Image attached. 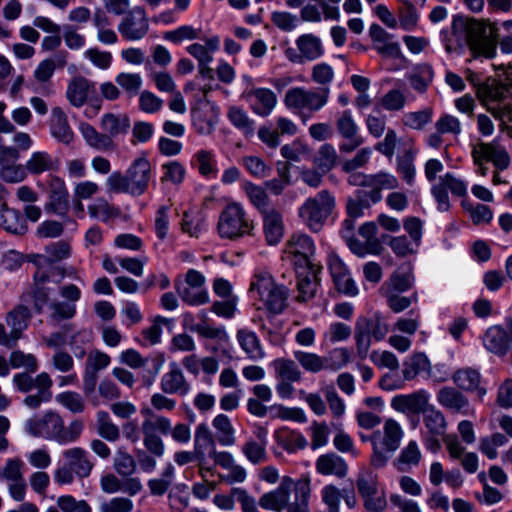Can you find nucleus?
Wrapping results in <instances>:
<instances>
[{
    "instance_id": "nucleus-1",
    "label": "nucleus",
    "mask_w": 512,
    "mask_h": 512,
    "mask_svg": "<svg viewBox=\"0 0 512 512\" xmlns=\"http://www.w3.org/2000/svg\"><path fill=\"white\" fill-rule=\"evenodd\" d=\"M28 260L36 266L31 288L34 309L41 313L47 307L48 323L52 326H59L62 322L72 319L77 312L76 303L81 299V289L72 283L64 284L58 290L62 300L51 301L53 289L47 284L56 272L64 277L66 274L72 276L75 270L70 269L66 272L63 267L53 266L46 253L30 254Z\"/></svg>"
},
{
    "instance_id": "nucleus-2",
    "label": "nucleus",
    "mask_w": 512,
    "mask_h": 512,
    "mask_svg": "<svg viewBox=\"0 0 512 512\" xmlns=\"http://www.w3.org/2000/svg\"><path fill=\"white\" fill-rule=\"evenodd\" d=\"M452 38L442 32V41L447 53L462 54L466 42L476 60H491L497 54L498 38L492 23L463 16H454L451 23Z\"/></svg>"
},
{
    "instance_id": "nucleus-3",
    "label": "nucleus",
    "mask_w": 512,
    "mask_h": 512,
    "mask_svg": "<svg viewBox=\"0 0 512 512\" xmlns=\"http://www.w3.org/2000/svg\"><path fill=\"white\" fill-rule=\"evenodd\" d=\"M24 429L33 437L64 445L74 443L81 437L84 423L80 419H75L66 427L64 419L57 411L47 410L43 414H36L27 419Z\"/></svg>"
},
{
    "instance_id": "nucleus-4",
    "label": "nucleus",
    "mask_w": 512,
    "mask_h": 512,
    "mask_svg": "<svg viewBox=\"0 0 512 512\" xmlns=\"http://www.w3.org/2000/svg\"><path fill=\"white\" fill-rule=\"evenodd\" d=\"M249 295L258 301V309H265L270 314H280L287 307L288 289L276 283L273 276L265 269H256L251 277Z\"/></svg>"
},
{
    "instance_id": "nucleus-5",
    "label": "nucleus",
    "mask_w": 512,
    "mask_h": 512,
    "mask_svg": "<svg viewBox=\"0 0 512 512\" xmlns=\"http://www.w3.org/2000/svg\"><path fill=\"white\" fill-rule=\"evenodd\" d=\"M152 179V170L149 160L138 157L129 165L125 174L120 171L111 173L105 182L108 193H126L131 196L143 195Z\"/></svg>"
},
{
    "instance_id": "nucleus-6",
    "label": "nucleus",
    "mask_w": 512,
    "mask_h": 512,
    "mask_svg": "<svg viewBox=\"0 0 512 512\" xmlns=\"http://www.w3.org/2000/svg\"><path fill=\"white\" fill-rule=\"evenodd\" d=\"M404 430L393 418L385 419L382 429L374 431L369 438L372 445L370 464L374 468H383L392 455L399 449Z\"/></svg>"
},
{
    "instance_id": "nucleus-7",
    "label": "nucleus",
    "mask_w": 512,
    "mask_h": 512,
    "mask_svg": "<svg viewBox=\"0 0 512 512\" xmlns=\"http://www.w3.org/2000/svg\"><path fill=\"white\" fill-rule=\"evenodd\" d=\"M334 208V196L328 190H321L304 201L298 209V216L312 232H318Z\"/></svg>"
},
{
    "instance_id": "nucleus-8",
    "label": "nucleus",
    "mask_w": 512,
    "mask_h": 512,
    "mask_svg": "<svg viewBox=\"0 0 512 512\" xmlns=\"http://www.w3.org/2000/svg\"><path fill=\"white\" fill-rule=\"evenodd\" d=\"M253 228V222L239 203H229L219 215L217 230L223 239L237 240L250 235Z\"/></svg>"
},
{
    "instance_id": "nucleus-9",
    "label": "nucleus",
    "mask_w": 512,
    "mask_h": 512,
    "mask_svg": "<svg viewBox=\"0 0 512 512\" xmlns=\"http://www.w3.org/2000/svg\"><path fill=\"white\" fill-rule=\"evenodd\" d=\"M141 414L144 416L141 425L143 444L152 455L162 457L165 452V445L157 433H165L168 430L169 418L155 414L149 407L142 408Z\"/></svg>"
},
{
    "instance_id": "nucleus-10",
    "label": "nucleus",
    "mask_w": 512,
    "mask_h": 512,
    "mask_svg": "<svg viewBox=\"0 0 512 512\" xmlns=\"http://www.w3.org/2000/svg\"><path fill=\"white\" fill-rule=\"evenodd\" d=\"M206 278L198 270L189 269L184 278L175 279V290L183 302L199 306L209 302V294L205 287Z\"/></svg>"
},
{
    "instance_id": "nucleus-11",
    "label": "nucleus",
    "mask_w": 512,
    "mask_h": 512,
    "mask_svg": "<svg viewBox=\"0 0 512 512\" xmlns=\"http://www.w3.org/2000/svg\"><path fill=\"white\" fill-rule=\"evenodd\" d=\"M467 79L478 86V97L484 105L488 101L500 102L506 97L507 87L512 86V66H497V79H488L487 82L480 84L470 70L467 71Z\"/></svg>"
},
{
    "instance_id": "nucleus-12",
    "label": "nucleus",
    "mask_w": 512,
    "mask_h": 512,
    "mask_svg": "<svg viewBox=\"0 0 512 512\" xmlns=\"http://www.w3.org/2000/svg\"><path fill=\"white\" fill-rule=\"evenodd\" d=\"M285 253L295 269L320 267L315 262V245L304 233H294L286 242Z\"/></svg>"
},
{
    "instance_id": "nucleus-13",
    "label": "nucleus",
    "mask_w": 512,
    "mask_h": 512,
    "mask_svg": "<svg viewBox=\"0 0 512 512\" xmlns=\"http://www.w3.org/2000/svg\"><path fill=\"white\" fill-rule=\"evenodd\" d=\"M328 98V88H324L320 93L303 88H293L287 91L284 101L290 109L308 110L313 113L323 108L327 104Z\"/></svg>"
},
{
    "instance_id": "nucleus-14",
    "label": "nucleus",
    "mask_w": 512,
    "mask_h": 512,
    "mask_svg": "<svg viewBox=\"0 0 512 512\" xmlns=\"http://www.w3.org/2000/svg\"><path fill=\"white\" fill-rule=\"evenodd\" d=\"M25 463L18 457L9 458L0 469V479L7 482L10 497L22 502L26 497L27 485L24 478Z\"/></svg>"
},
{
    "instance_id": "nucleus-15",
    "label": "nucleus",
    "mask_w": 512,
    "mask_h": 512,
    "mask_svg": "<svg viewBox=\"0 0 512 512\" xmlns=\"http://www.w3.org/2000/svg\"><path fill=\"white\" fill-rule=\"evenodd\" d=\"M335 126L340 137L346 140L339 145L341 153H351L364 143V138L359 133L360 128L351 110L340 112L337 115Z\"/></svg>"
},
{
    "instance_id": "nucleus-16",
    "label": "nucleus",
    "mask_w": 512,
    "mask_h": 512,
    "mask_svg": "<svg viewBox=\"0 0 512 512\" xmlns=\"http://www.w3.org/2000/svg\"><path fill=\"white\" fill-rule=\"evenodd\" d=\"M472 157L475 165L479 167L478 172L486 176L487 167L483 165L484 161H491L498 169L504 170L509 165V156L506 150L495 142H480L473 147Z\"/></svg>"
},
{
    "instance_id": "nucleus-17",
    "label": "nucleus",
    "mask_w": 512,
    "mask_h": 512,
    "mask_svg": "<svg viewBox=\"0 0 512 512\" xmlns=\"http://www.w3.org/2000/svg\"><path fill=\"white\" fill-rule=\"evenodd\" d=\"M119 32L127 40H139L146 35L149 29L148 19L142 8L131 10L119 24Z\"/></svg>"
},
{
    "instance_id": "nucleus-18",
    "label": "nucleus",
    "mask_w": 512,
    "mask_h": 512,
    "mask_svg": "<svg viewBox=\"0 0 512 512\" xmlns=\"http://www.w3.org/2000/svg\"><path fill=\"white\" fill-rule=\"evenodd\" d=\"M328 265L336 289L348 296L357 295L358 288L340 257L335 254H331L329 256Z\"/></svg>"
},
{
    "instance_id": "nucleus-19",
    "label": "nucleus",
    "mask_w": 512,
    "mask_h": 512,
    "mask_svg": "<svg viewBox=\"0 0 512 512\" xmlns=\"http://www.w3.org/2000/svg\"><path fill=\"white\" fill-rule=\"evenodd\" d=\"M429 406V395L425 390H419L410 394L397 395L391 400V407L401 413H423Z\"/></svg>"
},
{
    "instance_id": "nucleus-20",
    "label": "nucleus",
    "mask_w": 512,
    "mask_h": 512,
    "mask_svg": "<svg viewBox=\"0 0 512 512\" xmlns=\"http://www.w3.org/2000/svg\"><path fill=\"white\" fill-rule=\"evenodd\" d=\"M436 398L442 407L454 413H461L463 415H473L475 413V410L471 408L468 398L455 388H441Z\"/></svg>"
},
{
    "instance_id": "nucleus-21",
    "label": "nucleus",
    "mask_w": 512,
    "mask_h": 512,
    "mask_svg": "<svg viewBox=\"0 0 512 512\" xmlns=\"http://www.w3.org/2000/svg\"><path fill=\"white\" fill-rule=\"evenodd\" d=\"M295 483L289 477H284L275 490L261 496L259 504L262 508L280 512L286 508L289 501V494Z\"/></svg>"
},
{
    "instance_id": "nucleus-22",
    "label": "nucleus",
    "mask_w": 512,
    "mask_h": 512,
    "mask_svg": "<svg viewBox=\"0 0 512 512\" xmlns=\"http://www.w3.org/2000/svg\"><path fill=\"white\" fill-rule=\"evenodd\" d=\"M512 343V331L504 329L502 326L495 325L487 329L483 336L485 348L496 355H504L509 350Z\"/></svg>"
},
{
    "instance_id": "nucleus-23",
    "label": "nucleus",
    "mask_w": 512,
    "mask_h": 512,
    "mask_svg": "<svg viewBox=\"0 0 512 512\" xmlns=\"http://www.w3.org/2000/svg\"><path fill=\"white\" fill-rule=\"evenodd\" d=\"M51 136L58 142L69 145L74 140V132L69 125L68 117L60 107H54L49 119Z\"/></svg>"
},
{
    "instance_id": "nucleus-24",
    "label": "nucleus",
    "mask_w": 512,
    "mask_h": 512,
    "mask_svg": "<svg viewBox=\"0 0 512 512\" xmlns=\"http://www.w3.org/2000/svg\"><path fill=\"white\" fill-rule=\"evenodd\" d=\"M319 270L320 267L295 269L298 291L296 299L298 301L306 302L315 296L318 286L317 273Z\"/></svg>"
},
{
    "instance_id": "nucleus-25",
    "label": "nucleus",
    "mask_w": 512,
    "mask_h": 512,
    "mask_svg": "<svg viewBox=\"0 0 512 512\" xmlns=\"http://www.w3.org/2000/svg\"><path fill=\"white\" fill-rule=\"evenodd\" d=\"M160 387L166 394L185 395L190 391V384L177 363L170 364L169 371L161 377Z\"/></svg>"
},
{
    "instance_id": "nucleus-26",
    "label": "nucleus",
    "mask_w": 512,
    "mask_h": 512,
    "mask_svg": "<svg viewBox=\"0 0 512 512\" xmlns=\"http://www.w3.org/2000/svg\"><path fill=\"white\" fill-rule=\"evenodd\" d=\"M63 458L80 478L88 477L94 468V463L91 461L88 452L81 447L66 449L63 452Z\"/></svg>"
},
{
    "instance_id": "nucleus-27",
    "label": "nucleus",
    "mask_w": 512,
    "mask_h": 512,
    "mask_svg": "<svg viewBox=\"0 0 512 512\" xmlns=\"http://www.w3.org/2000/svg\"><path fill=\"white\" fill-rule=\"evenodd\" d=\"M316 471L324 476L344 478L348 473L346 461L334 452L320 455L315 462Z\"/></svg>"
},
{
    "instance_id": "nucleus-28",
    "label": "nucleus",
    "mask_w": 512,
    "mask_h": 512,
    "mask_svg": "<svg viewBox=\"0 0 512 512\" xmlns=\"http://www.w3.org/2000/svg\"><path fill=\"white\" fill-rule=\"evenodd\" d=\"M263 215V232L266 239V242L269 245L278 244L284 235V223L282 214L271 208L269 210H265L262 213Z\"/></svg>"
},
{
    "instance_id": "nucleus-29",
    "label": "nucleus",
    "mask_w": 512,
    "mask_h": 512,
    "mask_svg": "<svg viewBox=\"0 0 512 512\" xmlns=\"http://www.w3.org/2000/svg\"><path fill=\"white\" fill-rule=\"evenodd\" d=\"M59 160L46 151L33 152L26 161L25 168L32 175L57 171Z\"/></svg>"
},
{
    "instance_id": "nucleus-30",
    "label": "nucleus",
    "mask_w": 512,
    "mask_h": 512,
    "mask_svg": "<svg viewBox=\"0 0 512 512\" xmlns=\"http://www.w3.org/2000/svg\"><path fill=\"white\" fill-rule=\"evenodd\" d=\"M31 313L28 307L18 305L7 313L6 323L12 331L14 339H21L23 331L27 329Z\"/></svg>"
},
{
    "instance_id": "nucleus-31",
    "label": "nucleus",
    "mask_w": 512,
    "mask_h": 512,
    "mask_svg": "<svg viewBox=\"0 0 512 512\" xmlns=\"http://www.w3.org/2000/svg\"><path fill=\"white\" fill-rule=\"evenodd\" d=\"M0 227L16 235H22L27 231L26 220L21 213L6 206L0 210Z\"/></svg>"
},
{
    "instance_id": "nucleus-32",
    "label": "nucleus",
    "mask_w": 512,
    "mask_h": 512,
    "mask_svg": "<svg viewBox=\"0 0 512 512\" xmlns=\"http://www.w3.org/2000/svg\"><path fill=\"white\" fill-rule=\"evenodd\" d=\"M423 414V423L426 429L425 434L445 436L447 422L443 413L433 405H429Z\"/></svg>"
},
{
    "instance_id": "nucleus-33",
    "label": "nucleus",
    "mask_w": 512,
    "mask_h": 512,
    "mask_svg": "<svg viewBox=\"0 0 512 512\" xmlns=\"http://www.w3.org/2000/svg\"><path fill=\"white\" fill-rule=\"evenodd\" d=\"M103 131L111 139L121 134H126L130 128V120L127 115L107 113L101 119Z\"/></svg>"
},
{
    "instance_id": "nucleus-34",
    "label": "nucleus",
    "mask_w": 512,
    "mask_h": 512,
    "mask_svg": "<svg viewBox=\"0 0 512 512\" xmlns=\"http://www.w3.org/2000/svg\"><path fill=\"white\" fill-rule=\"evenodd\" d=\"M296 44L303 59L313 61L323 54V46L320 38L313 34H303Z\"/></svg>"
},
{
    "instance_id": "nucleus-35",
    "label": "nucleus",
    "mask_w": 512,
    "mask_h": 512,
    "mask_svg": "<svg viewBox=\"0 0 512 512\" xmlns=\"http://www.w3.org/2000/svg\"><path fill=\"white\" fill-rule=\"evenodd\" d=\"M237 340L249 359L256 361L264 357V351L254 332L239 330L237 332Z\"/></svg>"
},
{
    "instance_id": "nucleus-36",
    "label": "nucleus",
    "mask_w": 512,
    "mask_h": 512,
    "mask_svg": "<svg viewBox=\"0 0 512 512\" xmlns=\"http://www.w3.org/2000/svg\"><path fill=\"white\" fill-rule=\"evenodd\" d=\"M416 154L417 150L410 147L403 153V155L397 157L396 171L409 186L413 185L416 175V169L414 166Z\"/></svg>"
},
{
    "instance_id": "nucleus-37",
    "label": "nucleus",
    "mask_w": 512,
    "mask_h": 512,
    "mask_svg": "<svg viewBox=\"0 0 512 512\" xmlns=\"http://www.w3.org/2000/svg\"><path fill=\"white\" fill-rule=\"evenodd\" d=\"M212 426L217 432V440L222 446H233L236 442L235 430L225 414H219L212 420Z\"/></svg>"
},
{
    "instance_id": "nucleus-38",
    "label": "nucleus",
    "mask_w": 512,
    "mask_h": 512,
    "mask_svg": "<svg viewBox=\"0 0 512 512\" xmlns=\"http://www.w3.org/2000/svg\"><path fill=\"white\" fill-rule=\"evenodd\" d=\"M276 168L278 177L266 181L264 185L266 190L277 196L282 194L286 187L291 184V172L290 164L287 162H277Z\"/></svg>"
},
{
    "instance_id": "nucleus-39",
    "label": "nucleus",
    "mask_w": 512,
    "mask_h": 512,
    "mask_svg": "<svg viewBox=\"0 0 512 512\" xmlns=\"http://www.w3.org/2000/svg\"><path fill=\"white\" fill-rule=\"evenodd\" d=\"M419 13L416 7L408 0H402L397 9L398 26L404 31H413L419 23Z\"/></svg>"
},
{
    "instance_id": "nucleus-40",
    "label": "nucleus",
    "mask_w": 512,
    "mask_h": 512,
    "mask_svg": "<svg viewBox=\"0 0 512 512\" xmlns=\"http://www.w3.org/2000/svg\"><path fill=\"white\" fill-rule=\"evenodd\" d=\"M80 131L86 143L96 150H109L113 148L112 139L106 133H99L92 125L82 124Z\"/></svg>"
},
{
    "instance_id": "nucleus-41",
    "label": "nucleus",
    "mask_w": 512,
    "mask_h": 512,
    "mask_svg": "<svg viewBox=\"0 0 512 512\" xmlns=\"http://www.w3.org/2000/svg\"><path fill=\"white\" fill-rule=\"evenodd\" d=\"M96 431L109 442H116L120 438L119 427L112 421L109 413L103 410L96 414Z\"/></svg>"
},
{
    "instance_id": "nucleus-42",
    "label": "nucleus",
    "mask_w": 512,
    "mask_h": 512,
    "mask_svg": "<svg viewBox=\"0 0 512 512\" xmlns=\"http://www.w3.org/2000/svg\"><path fill=\"white\" fill-rule=\"evenodd\" d=\"M295 502L287 504V512H309L308 502L310 497V481L301 479L294 485Z\"/></svg>"
},
{
    "instance_id": "nucleus-43",
    "label": "nucleus",
    "mask_w": 512,
    "mask_h": 512,
    "mask_svg": "<svg viewBox=\"0 0 512 512\" xmlns=\"http://www.w3.org/2000/svg\"><path fill=\"white\" fill-rule=\"evenodd\" d=\"M356 323L377 341L384 339L389 331L388 324L378 313L370 318L360 317L357 319Z\"/></svg>"
},
{
    "instance_id": "nucleus-44",
    "label": "nucleus",
    "mask_w": 512,
    "mask_h": 512,
    "mask_svg": "<svg viewBox=\"0 0 512 512\" xmlns=\"http://www.w3.org/2000/svg\"><path fill=\"white\" fill-rule=\"evenodd\" d=\"M414 283V276L411 271L401 272V271H395L388 281H386L380 291L381 292H405L409 290Z\"/></svg>"
},
{
    "instance_id": "nucleus-45",
    "label": "nucleus",
    "mask_w": 512,
    "mask_h": 512,
    "mask_svg": "<svg viewBox=\"0 0 512 512\" xmlns=\"http://www.w3.org/2000/svg\"><path fill=\"white\" fill-rule=\"evenodd\" d=\"M422 454L416 441H410L401 450L394 462L398 470H405L408 467L417 466L420 463Z\"/></svg>"
},
{
    "instance_id": "nucleus-46",
    "label": "nucleus",
    "mask_w": 512,
    "mask_h": 512,
    "mask_svg": "<svg viewBox=\"0 0 512 512\" xmlns=\"http://www.w3.org/2000/svg\"><path fill=\"white\" fill-rule=\"evenodd\" d=\"M430 362L424 353H414L403 363L402 375L404 380H412L419 373L428 371Z\"/></svg>"
},
{
    "instance_id": "nucleus-47",
    "label": "nucleus",
    "mask_w": 512,
    "mask_h": 512,
    "mask_svg": "<svg viewBox=\"0 0 512 512\" xmlns=\"http://www.w3.org/2000/svg\"><path fill=\"white\" fill-rule=\"evenodd\" d=\"M338 161V154L332 144H323L315 156L314 164L323 174L332 170Z\"/></svg>"
},
{
    "instance_id": "nucleus-48",
    "label": "nucleus",
    "mask_w": 512,
    "mask_h": 512,
    "mask_svg": "<svg viewBox=\"0 0 512 512\" xmlns=\"http://www.w3.org/2000/svg\"><path fill=\"white\" fill-rule=\"evenodd\" d=\"M231 124L240 130L245 136H251L255 131V122L241 108L232 106L227 115Z\"/></svg>"
},
{
    "instance_id": "nucleus-49",
    "label": "nucleus",
    "mask_w": 512,
    "mask_h": 512,
    "mask_svg": "<svg viewBox=\"0 0 512 512\" xmlns=\"http://www.w3.org/2000/svg\"><path fill=\"white\" fill-rule=\"evenodd\" d=\"M136 461L124 447H119L113 458V468L116 473L128 477L136 471Z\"/></svg>"
},
{
    "instance_id": "nucleus-50",
    "label": "nucleus",
    "mask_w": 512,
    "mask_h": 512,
    "mask_svg": "<svg viewBox=\"0 0 512 512\" xmlns=\"http://www.w3.org/2000/svg\"><path fill=\"white\" fill-rule=\"evenodd\" d=\"M277 443L288 453H296L307 447L308 441L305 436L295 430L282 432L277 436Z\"/></svg>"
},
{
    "instance_id": "nucleus-51",
    "label": "nucleus",
    "mask_w": 512,
    "mask_h": 512,
    "mask_svg": "<svg viewBox=\"0 0 512 512\" xmlns=\"http://www.w3.org/2000/svg\"><path fill=\"white\" fill-rule=\"evenodd\" d=\"M268 413H270L272 419L295 421L298 423H305L307 421L304 410L299 407H286L281 404H274L269 407Z\"/></svg>"
},
{
    "instance_id": "nucleus-52",
    "label": "nucleus",
    "mask_w": 512,
    "mask_h": 512,
    "mask_svg": "<svg viewBox=\"0 0 512 512\" xmlns=\"http://www.w3.org/2000/svg\"><path fill=\"white\" fill-rule=\"evenodd\" d=\"M273 367L277 379L299 382L302 378V373L293 360L276 359L273 362Z\"/></svg>"
},
{
    "instance_id": "nucleus-53",
    "label": "nucleus",
    "mask_w": 512,
    "mask_h": 512,
    "mask_svg": "<svg viewBox=\"0 0 512 512\" xmlns=\"http://www.w3.org/2000/svg\"><path fill=\"white\" fill-rule=\"evenodd\" d=\"M89 82L82 77L74 78L68 85L67 98L76 107L82 106L88 96Z\"/></svg>"
},
{
    "instance_id": "nucleus-54",
    "label": "nucleus",
    "mask_w": 512,
    "mask_h": 512,
    "mask_svg": "<svg viewBox=\"0 0 512 512\" xmlns=\"http://www.w3.org/2000/svg\"><path fill=\"white\" fill-rule=\"evenodd\" d=\"M94 27L97 29V39L105 44H113L117 41V35L110 28V23L105 12L97 10L92 18Z\"/></svg>"
},
{
    "instance_id": "nucleus-55",
    "label": "nucleus",
    "mask_w": 512,
    "mask_h": 512,
    "mask_svg": "<svg viewBox=\"0 0 512 512\" xmlns=\"http://www.w3.org/2000/svg\"><path fill=\"white\" fill-rule=\"evenodd\" d=\"M219 44V38L213 37L206 41V45L195 43L190 45L187 50L200 64H207L213 61L212 53L218 50Z\"/></svg>"
},
{
    "instance_id": "nucleus-56",
    "label": "nucleus",
    "mask_w": 512,
    "mask_h": 512,
    "mask_svg": "<svg viewBox=\"0 0 512 512\" xmlns=\"http://www.w3.org/2000/svg\"><path fill=\"white\" fill-rule=\"evenodd\" d=\"M351 360V354L347 348L338 347L328 352L323 357L324 369L336 372L346 366Z\"/></svg>"
},
{
    "instance_id": "nucleus-57",
    "label": "nucleus",
    "mask_w": 512,
    "mask_h": 512,
    "mask_svg": "<svg viewBox=\"0 0 512 512\" xmlns=\"http://www.w3.org/2000/svg\"><path fill=\"white\" fill-rule=\"evenodd\" d=\"M356 487L361 497L377 494V475L370 468H361L357 475Z\"/></svg>"
},
{
    "instance_id": "nucleus-58",
    "label": "nucleus",
    "mask_w": 512,
    "mask_h": 512,
    "mask_svg": "<svg viewBox=\"0 0 512 512\" xmlns=\"http://www.w3.org/2000/svg\"><path fill=\"white\" fill-rule=\"evenodd\" d=\"M508 442L506 435L495 432L489 436L480 439L479 451L487 458L493 460L498 456V447L504 446Z\"/></svg>"
},
{
    "instance_id": "nucleus-59",
    "label": "nucleus",
    "mask_w": 512,
    "mask_h": 512,
    "mask_svg": "<svg viewBox=\"0 0 512 512\" xmlns=\"http://www.w3.org/2000/svg\"><path fill=\"white\" fill-rule=\"evenodd\" d=\"M88 213L92 218L107 222L112 218L118 217L120 210L110 205L105 199L100 198L88 206Z\"/></svg>"
},
{
    "instance_id": "nucleus-60",
    "label": "nucleus",
    "mask_w": 512,
    "mask_h": 512,
    "mask_svg": "<svg viewBox=\"0 0 512 512\" xmlns=\"http://www.w3.org/2000/svg\"><path fill=\"white\" fill-rule=\"evenodd\" d=\"M210 446L211 449L215 448L214 439L206 424H199L195 430L194 449L196 451L197 460L200 462L205 457L204 449Z\"/></svg>"
},
{
    "instance_id": "nucleus-61",
    "label": "nucleus",
    "mask_w": 512,
    "mask_h": 512,
    "mask_svg": "<svg viewBox=\"0 0 512 512\" xmlns=\"http://www.w3.org/2000/svg\"><path fill=\"white\" fill-rule=\"evenodd\" d=\"M294 358L307 372L316 374L325 370L323 357L316 353L299 350L294 352Z\"/></svg>"
},
{
    "instance_id": "nucleus-62",
    "label": "nucleus",
    "mask_w": 512,
    "mask_h": 512,
    "mask_svg": "<svg viewBox=\"0 0 512 512\" xmlns=\"http://www.w3.org/2000/svg\"><path fill=\"white\" fill-rule=\"evenodd\" d=\"M174 480V467L172 464H167L164 468L160 478L150 479L148 487L152 495L161 496L166 493Z\"/></svg>"
},
{
    "instance_id": "nucleus-63",
    "label": "nucleus",
    "mask_w": 512,
    "mask_h": 512,
    "mask_svg": "<svg viewBox=\"0 0 512 512\" xmlns=\"http://www.w3.org/2000/svg\"><path fill=\"white\" fill-rule=\"evenodd\" d=\"M432 120V110L426 108L420 111L408 112L401 117L402 124L410 129L421 130Z\"/></svg>"
},
{
    "instance_id": "nucleus-64",
    "label": "nucleus",
    "mask_w": 512,
    "mask_h": 512,
    "mask_svg": "<svg viewBox=\"0 0 512 512\" xmlns=\"http://www.w3.org/2000/svg\"><path fill=\"white\" fill-rule=\"evenodd\" d=\"M56 504L62 512H92V507L86 500H77L72 495L59 496Z\"/></svg>"
}]
</instances>
